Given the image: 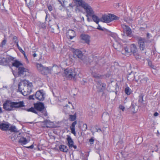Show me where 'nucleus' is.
I'll return each instance as SVG.
<instances>
[{"label": "nucleus", "instance_id": "f257e3e1", "mask_svg": "<svg viewBox=\"0 0 160 160\" xmlns=\"http://www.w3.org/2000/svg\"><path fill=\"white\" fill-rule=\"evenodd\" d=\"M32 83L24 80L21 81L18 85L19 92L24 96L30 94L32 91Z\"/></svg>", "mask_w": 160, "mask_h": 160}, {"label": "nucleus", "instance_id": "f03ea898", "mask_svg": "<svg viewBox=\"0 0 160 160\" xmlns=\"http://www.w3.org/2000/svg\"><path fill=\"white\" fill-rule=\"evenodd\" d=\"M81 7L85 10L87 13L86 16L87 17H88V16H92L93 21L97 24H98L99 22L100 21V19H99L96 15L93 14V11L90 6L86 3L84 1L81 0Z\"/></svg>", "mask_w": 160, "mask_h": 160}, {"label": "nucleus", "instance_id": "7ed1b4c3", "mask_svg": "<svg viewBox=\"0 0 160 160\" xmlns=\"http://www.w3.org/2000/svg\"><path fill=\"white\" fill-rule=\"evenodd\" d=\"M35 108L33 107L26 109L28 112H31L34 113L38 114V111H41L44 109V105L43 103L41 102H39L34 104Z\"/></svg>", "mask_w": 160, "mask_h": 160}, {"label": "nucleus", "instance_id": "20e7f679", "mask_svg": "<svg viewBox=\"0 0 160 160\" xmlns=\"http://www.w3.org/2000/svg\"><path fill=\"white\" fill-rule=\"evenodd\" d=\"M119 18V17L113 14L103 15L100 18V21L108 23L113 20L118 19Z\"/></svg>", "mask_w": 160, "mask_h": 160}, {"label": "nucleus", "instance_id": "39448f33", "mask_svg": "<svg viewBox=\"0 0 160 160\" xmlns=\"http://www.w3.org/2000/svg\"><path fill=\"white\" fill-rule=\"evenodd\" d=\"M36 64L37 69L42 74L47 75L51 72L52 69L51 68L44 67L40 63H36Z\"/></svg>", "mask_w": 160, "mask_h": 160}, {"label": "nucleus", "instance_id": "423d86ee", "mask_svg": "<svg viewBox=\"0 0 160 160\" xmlns=\"http://www.w3.org/2000/svg\"><path fill=\"white\" fill-rule=\"evenodd\" d=\"M76 75L74 70L70 68H67L64 71L63 76H65L69 79H74Z\"/></svg>", "mask_w": 160, "mask_h": 160}, {"label": "nucleus", "instance_id": "0eeeda50", "mask_svg": "<svg viewBox=\"0 0 160 160\" xmlns=\"http://www.w3.org/2000/svg\"><path fill=\"white\" fill-rule=\"evenodd\" d=\"M3 108L7 111L13 110V102L11 100H6L3 104Z\"/></svg>", "mask_w": 160, "mask_h": 160}, {"label": "nucleus", "instance_id": "6e6552de", "mask_svg": "<svg viewBox=\"0 0 160 160\" xmlns=\"http://www.w3.org/2000/svg\"><path fill=\"white\" fill-rule=\"evenodd\" d=\"M135 38L138 40V46L140 50L142 51H143L145 48V42H146V41L145 38L138 36L135 37Z\"/></svg>", "mask_w": 160, "mask_h": 160}, {"label": "nucleus", "instance_id": "1a4fd4ad", "mask_svg": "<svg viewBox=\"0 0 160 160\" xmlns=\"http://www.w3.org/2000/svg\"><path fill=\"white\" fill-rule=\"evenodd\" d=\"M28 70L22 66L18 68V74L19 77L24 78L28 75Z\"/></svg>", "mask_w": 160, "mask_h": 160}, {"label": "nucleus", "instance_id": "9d476101", "mask_svg": "<svg viewBox=\"0 0 160 160\" xmlns=\"http://www.w3.org/2000/svg\"><path fill=\"white\" fill-rule=\"evenodd\" d=\"M35 98L40 101H43L45 98V93L42 90L38 91L35 95Z\"/></svg>", "mask_w": 160, "mask_h": 160}, {"label": "nucleus", "instance_id": "9b49d317", "mask_svg": "<svg viewBox=\"0 0 160 160\" xmlns=\"http://www.w3.org/2000/svg\"><path fill=\"white\" fill-rule=\"evenodd\" d=\"M73 5L70 4L69 6L74 9L76 13H79L80 12V0H73Z\"/></svg>", "mask_w": 160, "mask_h": 160}, {"label": "nucleus", "instance_id": "f8f14e48", "mask_svg": "<svg viewBox=\"0 0 160 160\" xmlns=\"http://www.w3.org/2000/svg\"><path fill=\"white\" fill-rule=\"evenodd\" d=\"M134 79H135V81L137 82H138V80H139L141 84L146 85L147 83L148 78L147 77H143L142 76H139L138 80L136 79V77L134 76L132 80H133Z\"/></svg>", "mask_w": 160, "mask_h": 160}, {"label": "nucleus", "instance_id": "ddd939ff", "mask_svg": "<svg viewBox=\"0 0 160 160\" xmlns=\"http://www.w3.org/2000/svg\"><path fill=\"white\" fill-rule=\"evenodd\" d=\"M97 87L98 91L102 92L105 89L106 87V84L102 83L100 80L97 81Z\"/></svg>", "mask_w": 160, "mask_h": 160}, {"label": "nucleus", "instance_id": "4468645a", "mask_svg": "<svg viewBox=\"0 0 160 160\" xmlns=\"http://www.w3.org/2000/svg\"><path fill=\"white\" fill-rule=\"evenodd\" d=\"M121 26L123 29V32L124 33V35L126 33V34L128 36L131 35L132 33V30L129 26L124 24L122 25Z\"/></svg>", "mask_w": 160, "mask_h": 160}, {"label": "nucleus", "instance_id": "2eb2a0df", "mask_svg": "<svg viewBox=\"0 0 160 160\" xmlns=\"http://www.w3.org/2000/svg\"><path fill=\"white\" fill-rule=\"evenodd\" d=\"M13 109L25 107L23 101H16L13 102Z\"/></svg>", "mask_w": 160, "mask_h": 160}, {"label": "nucleus", "instance_id": "dca6fc26", "mask_svg": "<svg viewBox=\"0 0 160 160\" xmlns=\"http://www.w3.org/2000/svg\"><path fill=\"white\" fill-rule=\"evenodd\" d=\"M81 38L88 45L90 42V37L87 34H82L81 35Z\"/></svg>", "mask_w": 160, "mask_h": 160}, {"label": "nucleus", "instance_id": "f3484780", "mask_svg": "<svg viewBox=\"0 0 160 160\" xmlns=\"http://www.w3.org/2000/svg\"><path fill=\"white\" fill-rule=\"evenodd\" d=\"M66 35L68 38H69L71 40L75 37L76 34L74 31L72 30H69L67 32Z\"/></svg>", "mask_w": 160, "mask_h": 160}, {"label": "nucleus", "instance_id": "a211bd4d", "mask_svg": "<svg viewBox=\"0 0 160 160\" xmlns=\"http://www.w3.org/2000/svg\"><path fill=\"white\" fill-rule=\"evenodd\" d=\"M9 127V124L0 122V129L2 130L6 131L7 130Z\"/></svg>", "mask_w": 160, "mask_h": 160}, {"label": "nucleus", "instance_id": "6ab92c4d", "mask_svg": "<svg viewBox=\"0 0 160 160\" xmlns=\"http://www.w3.org/2000/svg\"><path fill=\"white\" fill-rule=\"evenodd\" d=\"M131 52H132L133 55L137 54L138 50L136 45L134 44H131L130 46Z\"/></svg>", "mask_w": 160, "mask_h": 160}, {"label": "nucleus", "instance_id": "aec40b11", "mask_svg": "<svg viewBox=\"0 0 160 160\" xmlns=\"http://www.w3.org/2000/svg\"><path fill=\"white\" fill-rule=\"evenodd\" d=\"M113 47L115 49L118 51H120L122 48V46L121 43L115 42L113 45Z\"/></svg>", "mask_w": 160, "mask_h": 160}, {"label": "nucleus", "instance_id": "412c9836", "mask_svg": "<svg viewBox=\"0 0 160 160\" xmlns=\"http://www.w3.org/2000/svg\"><path fill=\"white\" fill-rule=\"evenodd\" d=\"M20 135V132H14L12 135L11 138L12 141H14L17 140V138L19 137V135Z\"/></svg>", "mask_w": 160, "mask_h": 160}, {"label": "nucleus", "instance_id": "4be33fe9", "mask_svg": "<svg viewBox=\"0 0 160 160\" xmlns=\"http://www.w3.org/2000/svg\"><path fill=\"white\" fill-rule=\"evenodd\" d=\"M77 124V121H75L71 125V126H70V129L71 131V132L75 135L76 134L75 131V126Z\"/></svg>", "mask_w": 160, "mask_h": 160}, {"label": "nucleus", "instance_id": "5701e85b", "mask_svg": "<svg viewBox=\"0 0 160 160\" xmlns=\"http://www.w3.org/2000/svg\"><path fill=\"white\" fill-rule=\"evenodd\" d=\"M80 56V51L78 49L75 50L73 52V57L74 58H79Z\"/></svg>", "mask_w": 160, "mask_h": 160}, {"label": "nucleus", "instance_id": "b1692460", "mask_svg": "<svg viewBox=\"0 0 160 160\" xmlns=\"http://www.w3.org/2000/svg\"><path fill=\"white\" fill-rule=\"evenodd\" d=\"M102 118L104 121L107 122L109 118V114L107 112H104L102 115Z\"/></svg>", "mask_w": 160, "mask_h": 160}, {"label": "nucleus", "instance_id": "393cba45", "mask_svg": "<svg viewBox=\"0 0 160 160\" xmlns=\"http://www.w3.org/2000/svg\"><path fill=\"white\" fill-rule=\"evenodd\" d=\"M68 141V144L70 148H72L73 146V142L71 138L69 136L67 138Z\"/></svg>", "mask_w": 160, "mask_h": 160}, {"label": "nucleus", "instance_id": "a878e982", "mask_svg": "<svg viewBox=\"0 0 160 160\" xmlns=\"http://www.w3.org/2000/svg\"><path fill=\"white\" fill-rule=\"evenodd\" d=\"M59 149L61 151L67 152L68 150L67 146L64 145H61L59 147Z\"/></svg>", "mask_w": 160, "mask_h": 160}, {"label": "nucleus", "instance_id": "bb28decb", "mask_svg": "<svg viewBox=\"0 0 160 160\" xmlns=\"http://www.w3.org/2000/svg\"><path fill=\"white\" fill-rule=\"evenodd\" d=\"M18 142L21 143L22 145H25L28 143V141L26 138L22 137L19 140Z\"/></svg>", "mask_w": 160, "mask_h": 160}, {"label": "nucleus", "instance_id": "cd10ccee", "mask_svg": "<svg viewBox=\"0 0 160 160\" xmlns=\"http://www.w3.org/2000/svg\"><path fill=\"white\" fill-rule=\"evenodd\" d=\"M12 65L13 66L18 68L22 66V64L19 61L17 60L15 61L12 63Z\"/></svg>", "mask_w": 160, "mask_h": 160}, {"label": "nucleus", "instance_id": "c85d7f7f", "mask_svg": "<svg viewBox=\"0 0 160 160\" xmlns=\"http://www.w3.org/2000/svg\"><path fill=\"white\" fill-rule=\"evenodd\" d=\"M9 130L11 132H18V131L17 130V129L15 126H12L10 127Z\"/></svg>", "mask_w": 160, "mask_h": 160}, {"label": "nucleus", "instance_id": "c756f323", "mask_svg": "<svg viewBox=\"0 0 160 160\" xmlns=\"http://www.w3.org/2000/svg\"><path fill=\"white\" fill-rule=\"evenodd\" d=\"M7 42V39L6 38H5L2 41L1 44H0V47L2 48L4 47V46L6 44Z\"/></svg>", "mask_w": 160, "mask_h": 160}, {"label": "nucleus", "instance_id": "7c9ffc66", "mask_svg": "<svg viewBox=\"0 0 160 160\" xmlns=\"http://www.w3.org/2000/svg\"><path fill=\"white\" fill-rule=\"evenodd\" d=\"M76 116L75 114L73 115H69V120L71 121H74L76 120Z\"/></svg>", "mask_w": 160, "mask_h": 160}, {"label": "nucleus", "instance_id": "2f4dec72", "mask_svg": "<svg viewBox=\"0 0 160 160\" xmlns=\"http://www.w3.org/2000/svg\"><path fill=\"white\" fill-rule=\"evenodd\" d=\"M125 92L127 95H130L131 93V89L129 87H127L125 88Z\"/></svg>", "mask_w": 160, "mask_h": 160}, {"label": "nucleus", "instance_id": "473e14b6", "mask_svg": "<svg viewBox=\"0 0 160 160\" xmlns=\"http://www.w3.org/2000/svg\"><path fill=\"white\" fill-rule=\"evenodd\" d=\"M144 97V95L142 93H140L139 96V99L138 100V101L139 102L142 103V102L143 101V97Z\"/></svg>", "mask_w": 160, "mask_h": 160}, {"label": "nucleus", "instance_id": "72a5a7b5", "mask_svg": "<svg viewBox=\"0 0 160 160\" xmlns=\"http://www.w3.org/2000/svg\"><path fill=\"white\" fill-rule=\"evenodd\" d=\"M113 38L114 39L115 42H118V43H121V39L119 38L117 36H115L114 37H113Z\"/></svg>", "mask_w": 160, "mask_h": 160}, {"label": "nucleus", "instance_id": "f704fd0d", "mask_svg": "<svg viewBox=\"0 0 160 160\" xmlns=\"http://www.w3.org/2000/svg\"><path fill=\"white\" fill-rule=\"evenodd\" d=\"M148 65L152 68L155 69L156 67L152 64V62L150 61H149L148 62Z\"/></svg>", "mask_w": 160, "mask_h": 160}, {"label": "nucleus", "instance_id": "c9c22d12", "mask_svg": "<svg viewBox=\"0 0 160 160\" xmlns=\"http://www.w3.org/2000/svg\"><path fill=\"white\" fill-rule=\"evenodd\" d=\"M87 128V125L86 124H83L82 127V131H86Z\"/></svg>", "mask_w": 160, "mask_h": 160}, {"label": "nucleus", "instance_id": "e433bc0d", "mask_svg": "<svg viewBox=\"0 0 160 160\" xmlns=\"http://www.w3.org/2000/svg\"><path fill=\"white\" fill-rule=\"evenodd\" d=\"M95 110L94 109H93L90 112L88 113V115L90 116H92L94 115V112Z\"/></svg>", "mask_w": 160, "mask_h": 160}, {"label": "nucleus", "instance_id": "4c0bfd02", "mask_svg": "<svg viewBox=\"0 0 160 160\" xmlns=\"http://www.w3.org/2000/svg\"><path fill=\"white\" fill-rule=\"evenodd\" d=\"M88 156V154L86 153L84 156L82 158V160H88L87 157Z\"/></svg>", "mask_w": 160, "mask_h": 160}, {"label": "nucleus", "instance_id": "58836bf2", "mask_svg": "<svg viewBox=\"0 0 160 160\" xmlns=\"http://www.w3.org/2000/svg\"><path fill=\"white\" fill-rule=\"evenodd\" d=\"M28 6L29 8H30L32 7L33 5V1H30V2L28 3Z\"/></svg>", "mask_w": 160, "mask_h": 160}, {"label": "nucleus", "instance_id": "ea45409f", "mask_svg": "<svg viewBox=\"0 0 160 160\" xmlns=\"http://www.w3.org/2000/svg\"><path fill=\"white\" fill-rule=\"evenodd\" d=\"M123 51H125V52L127 53H128L130 52L129 50L128 49V48H124L123 50H122V51L121 52L122 54H123Z\"/></svg>", "mask_w": 160, "mask_h": 160}, {"label": "nucleus", "instance_id": "a19ab883", "mask_svg": "<svg viewBox=\"0 0 160 160\" xmlns=\"http://www.w3.org/2000/svg\"><path fill=\"white\" fill-rule=\"evenodd\" d=\"M13 40L15 43H17L18 42V38L16 36H14L13 37Z\"/></svg>", "mask_w": 160, "mask_h": 160}, {"label": "nucleus", "instance_id": "79ce46f5", "mask_svg": "<svg viewBox=\"0 0 160 160\" xmlns=\"http://www.w3.org/2000/svg\"><path fill=\"white\" fill-rule=\"evenodd\" d=\"M80 54H81V59H82L83 60L84 62H85V60L83 59V57L85 58V56L84 55H83V54L82 53V52H81V51Z\"/></svg>", "mask_w": 160, "mask_h": 160}, {"label": "nucleus", "instance_id": "37998d69", "mask_svg": "<svg viewBox=\"0 0 160 160\" xmlns=\"http://www.w3.org/2000/svg\"><path fill=\"white\" fill-rule=\"evenodd\" d=\"M35 97V95H30L29 96V97H28V98L29 99L31 100V99H34V97Z\"/></svg>", "mask_w": 160, "mask_h": 160}, {"label": "nucleus", "instance_id": "c03bdc74", "mask_svg": "<svg viewBox=\"0 0 160 160\" xmlns=\"http://www.w3.org/2000/svg\"><path fill=\"white\" fill-rule=\"evenodd\" d=\"M119 108L120 109H121L122 110V111H123L125 109L124 107L122 105H120L119 106Z\"/></svg>", "mask_w": 160, "mask_h": 160}, {"label": "nucleus", "instance_id": "a18cd8bd", "mask_svg": "<svg viewBox=\"0 0 160 160\" xmlns=\"http://www.w3.org/2000/svg\"><path fill=\"white\" fill-rule=\"evenodd\" d=\"M134 55L135 56V58L137 59H139V58H140L141 57L140 56L138 55L137 52V54H135V55Z\"/></svg>", "mask_w": 160, "mask_h": 160}, {"label": "nucleus", "instance_id": "49530a36", "mask_svg": "<svg viewBox=\"0 0 160 160\" xmlns=\"http://www.w3.org/2000/svg\"><path fill=\"white\" fill-rule=\"evenodd\" d=\"M94 141V139L92 138H91L89 140V142H90V143L91 144L93 143Z\"/></svg>", "mask_w": 160, "mask_h": 160}, {"label": "nucleus", "instance_id": "de8ad7c7", "mask_svg": "<svg viewBox=\"0 0 160 160\" xmlns=\"http://www.w3.org/2000/svg\"><path fill=\"white\" fill-rule=\"evenodd\" d=\"M97 28L99 30L101 31H103V29L101 26L98 24V27Z\"/></svg>", "mask_w": 160, "mask_h": 160}, {"label": "nucleus", "instance_id": "09e8293b", "mask_svg": "<svg viewBox=\"0 0 160 160\" xmlns=\"http://www.w3.org/2000/svg\"><path fill=\"white\" fill-rule=\"evenodd\" d=\"M19 51L21 52L23 54H24L25 52L22 49V48L20 47L18 48Z\"/></svg>", "mask_w": 160, "mask_h": 160}, {"label": "nucleus", "instance_id": "8fccbe9b", "mask_svg": "<svg viewBox=\"0 0 160 160\" xmlns=\"http://www.w3.org/2000/svg\"><path fill=\"white\" fill-rule=\"evenodd\" d=\"M48 10L50 11H51L52 10V7L51 5L48 6Z\"/></svg>", "mask_w": 160, "mask_h": 160}, {"label": "nucleus", "instance_id": "3c124183", "mask_svg": "<svg viewBox=\"0 0 160 160\" xmlns=\"http://www.w3.org/2000/svg\"><path fill=\"white\" fill-rule=\"evenodd\" d=\"M96 131L97 132H99L101 131V129L100 128H98L97 129V128H96Z\"/></svg>", "mask_w": 160, "mask_h": 160}, {"label": "nucleus", "instance_id": "603ef678", "mask_svg": "<svg viewBox=\"0 0 160 160\" xmlns=\"http://www.w3.org/2000/svg\"><path fill=\"white\" fill-rule=\"evenodd\" d=\"M159 114L157 112H155L154 114V116L155 117L158 116V115Z\"/></svg>", "mask_w": 160, "mask_h": 160}, {"label": "nucleus", "instance_id": "864d4df0", "mask_svg": "<svg viewBox=\"0 0 160 160\" xmlns=\"http://www.w3.org/2000/svg\"><path fill=\"white\" fill-rule=\"evenodd\" d=\"M27 148H33V145H32L29 147H27Z\"/></svg>", "mask_w": 160, "mask_h": 160}, {"label": "nucleus", "instance_id": "5fc2aeb1", "mask_svg": "<svg viewBox=\"0 0 160 160\" xmlns=\"http://www.w3.org/2000/svg\"><path fill=\"white\" fill-rule=\"evenodd\" d=\"M23 55H24V57H25V58H26L27 61L28 62V58H27L26 55L25 54V53H24V54H23Z\"/></svg>", "mask_w": 160, "mask_h": 160}, {"label": "nucleus", "instance_id": "6e6d98bb", "mask_svg": "<svg viewBox=\"0 0 160 160\" xmlns=\"http://www.w3.org/2000/svg\"><path fill=\"white\" fill-rule=\"evenodd\" d=\"M44 122L46 124V125H47V124L48 123V120H45L44 121Z\"/></svg>", "mask_w": 160, "mask_h": 160}, {"label": "nucleus", "instance_id": "4d7b16f0", "mask_svg": "<svg viewBox=\"0 0 160 160\" xmlns=\"http://www.w3.org/2000/svg\"><path fill=\"white\" fill-rule=\"evenodd\" d=\"M37 54L34 53V54H32V56L33 57H35L37 56Z\"/></svg>", "mask_w": 160, "mask_h": 160}, {"label": "nucleus", "instance_id": "13d9d810", "mask_svg": "<svg viewBox=\"0 0 160 160\" xmlns=\"http://www.w3.org/2000/svg\"><path fill=\"white\" fill-rule=\"evenodd\" d=\"M16 43L17 44V47L18 48V49L19 48H20V47L19 46V45L18 44V42L17 43Z\"/></svg>", "mask_w": 160, "mask_h": 160}, {"label": "nucleus", "instance_id": "bf43d9fd", "mask_svg": "<svg viewBox=\"0 0 160 160\" xmlns=\"http://www.w3.org/2000/svg\"><path fill=\"white\" fill-rule=\"evenodd\" d=\"M150 34L149 33H147V36L148 38H149Z\"/></svg>", "mask_w": 160, "mask_h": 160}, {"label": "nucleus", "instance_id": "052dcab7", "mask_svg": "<svg viewBox=\"0 0 160 160\" xmlns=\"http://www.w3.org/2000/svg\"><path fill=\"white\" fill-rule=\"evenodd\" d=\"M2 108L0 107V113H2Z\"/></svg>", "mask_w": 160, "mask_h": 160}, {"label": "nucleus", "instance_id": "680f3d73", "mask_svg": "<svg viewBox=\"0 0 160 160\" xmlns=\"http://www.w3.org/2000/svg\"><path fill=\"white\" fill-rule=\"evenodd\" d=\"M73 147V148H74L75 149H76V148H77V146H76V145H73V147Z\"/></svg>", "mask_w": 160, "mask_h": 160}, {"label": "nucleus", "instance_id": "e2e57ef3", "mask_svg": "<svg viewBox=\"0 0 160 160\" xmlns=\"http://www.w3.org/2000/svg\"><path fill=\"white\" fill-rule=\"evenodd\" d=\"M88 17H87V20H88V22H90V20L89 19V18H88Z\"/></svg>", "mask_w": 160, "mask_h": 160}, {"label": "nucleus", "instance_id": "0e129e2a", "mask_svg": "<svg viewBox=\"0 0 160 160\" xmlns=\"http://www.w3.org/2000/svg\"><path fill=\"white\" fill-rule=\"evenodd\" d=\"M130 77L129 76H128L127 77V78L128 79V80H129V78Z\"/></svg>", "mask_w": 160, "mask_h": 160}, {"label": "nucleus", "instance_id": "69168bd1", "mask_svg": "<svg viewBox=\"0 0 160 160\" xmlns=\"http://www.w3.org/2000/svg\"><path fill=\"white\" fill-rule=\"evenodd\" d=\"M158 149H157H157H156V150H155V151H158Z\"/></svg>", "mask_w": 160, "mask_h": 160}, {"label": "nucleus", "instance_id": "338daca9", "mask_svg": "<svg viewBox=\"0 0 160 160\" xmlns=\"http://www.w3.org/2000/svg\"><path fill=\"white\" fill-rule=\"evenodd\" d=\"M59 2H60V3H61V4L62 3V2H61V1H59Z\"/></svg>", "mask_w": 160, "mask_h": 160}, {"label": "nucleus", "instance_id": "774afa93", "mask_svg": "<svg viewBox=\"0 0 160 160\" xmlns=\"http://www.w3.org/2000/svg\"><path fill=\"white\" fill-rule=\"evenodd\" d=\"M82 19H83V17H82Z\"/></svg>", "mask_w": 160, "mask_h": 160}]
</instances>
